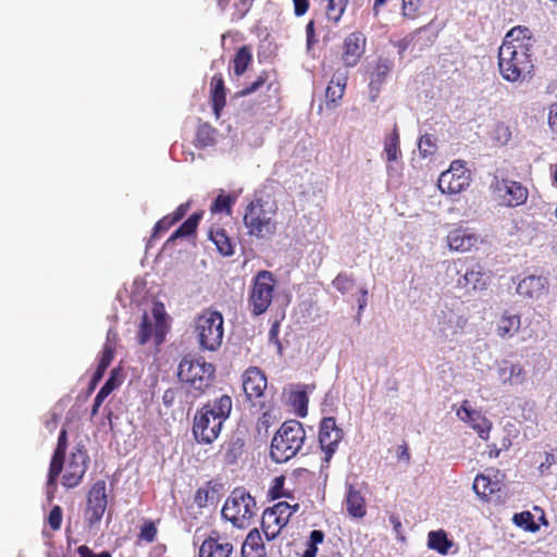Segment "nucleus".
<instances>
[{
  "label": "nucleus",
  "mask_w": 557,
  "mask_h": 557,
  "mask_svg": "<svg viewBox=\"0 0 557 557\" xmlns=\"http://www.w3.org/2000/svg\"><path fill=\"white\" fill-rule=\"evenodd\" d=\"M456 416L469 424L482 440H487L492 422L479 410L472 409L469 400H463Z\"/></svg>",
  "instance_id": "a211bd4d"
},
{
  "label": "nucleus",
  "mask_w": 557,
  "mask_h": 557,
  "mask_svg": "<svg viewBox=\"0 0 557 557\" xmlns=\"http://www.w3.org/2000/svg\"><path fill=\"white\" fill-rule=\"evenodd\" d=\"M419 151L422 157L433 156L436 152L435 138L431 134H424L419 139Z\"/></svg>",
  "instance_id": "de8ad7c7"
},
{
  "label": "nucleus",
  "mask_w": 557,
  "mask_h": 557,
  "mask_svg": "<svg viewBox=\"0 0 557 557\" xmlns=\"http://www.w3.org/2000/svg\"><path fill=\"white\" fill-rule=\"evenodd\" d=\"M422 0H401V13L405 17L416 18L419 14Z\"/></svg>",
  "instance_id": "603ef678"
},
{
  "label": "nucleus",
  "mask_w": 557,
  "mask_h": 557,
  "mask_svg": "<svg viewBox=\"0 0 557 557\" xmlns=\"http://www.w3.org/2000/svg\"><path fill=\"white\" fill-rule=\"evenodd\" d=\"M106 371L101 370L97 367L96 371L94 372L90 383H89V389L92 391L98 385V383L102 380Z\"/></svg>",
  "instance_id": "774afa93"
},
{
  "label": "nucleus",
  "mask_w": 557,
  "mask_h": 557,
  "mask_svg": "<svg viewBox=\"0 0 557 557\" xmlns=\"http://www.w3.org/2000/svg\"><path fill=\"white\" fill-rule=\"evenodd\" d=\"M428 546L441 555H447L453 542L448 540L445 531H431L428 535Z\"/></svg>",
  "instance_id": "e433bc0d"
},
{
  "label": "nucleus",
  "mask_w": 557,
  "mask_h": 557,
  "mask_svg": "<svg viewBox=\"0 0 557 557\" xmlns=\"http://www.w3.org/2000/svg\"><path fill=\"white\" fill-rule=\"evenodd\" d=\"M202 218V212H194L185 222H183L168 238L166 243L193 235Z\"/></svg>",
  "instance_id": "72a5a7b5"
},
{
  "label": "nucleus",
  "mask_w": 557,
  "mask_h": 557,
  "mask_svg": "<svg viewBox=\"0 0 557 557\" xmlns=\"http://www.w3.org/2000/svg\"><path fill=\"white\" fill-rule=\"evenodd\" d=\"M535 38L525 26L512 27L498 48L497 65L502 78L509 83H522L533 76V50Z\"/></svg>",
  "instance_id": "f257e3e1"
},
{
  "label": "nucleus",
  "mask_w": 557,
  "mask_h": 557,
  "mask_svg": "<svg viewBox=\"0 0 557 557\" xmlns=\"http://www.w3.org/2000/svg\"><path fill=\"white\" fill-rule=\"evenodd\" d=\"M188 209H189V202L182 203L175 209V211L173 213H170V215L173 219L175 218V222L177 223L185 216Z\"/></svg>",
  "instance_id": "69168bd1"
},
{
  "label": "nucleus",
  "mask_w": 557,
  "mask_h": 557,
  "mask_svg": "<svg viewBox=\"0 0 557 557\" xmlns=\"http://www.w3.org/2000/svg\"><path fill=\"white\" fill-rule=\"evenodd\" d=\"M268 386L264 372L257 367H249L243 374V389L249 400L263 396Z\"/></svg>",
  "instance_id": "aec40b11"
},
{
  "label": "nucleus",
  "mask_w": 557,
  "mask_h": 557,
  "mask_svg": "<svg viewBox=\"0 0 557 557\" xmlns=\"http://www.w3.org/2000/svg\"><path fill=\"white\" fill-rule=\"evenodd\" d=\"M252 2L253 0H236L233 20H243L246 16V14L250 11Z\"/></svg>",
  "instance_id": "6e6d98bb"
},
{
  "label": "nucleus",
  "mask_w": 557,
  "mask_h": 557,
  "mask_svg": "<svg viewBox=\"0 0 557 557\" xmlns=\"http://www.w3.org/2000/svg\"><path fill=\"white\" fill-rule=\"evenodd\" d=\"M63 518L62 508L59 505L52 507L48 516V524L53 531H58L61 528Z\"/></svg>",
  "instance_id": "5fc2aeb1"
},
{
  "label": "nucleus",
  "mask_w": 557,
  "mask_h": 557,
  "mask_svg": "<svg viewBox=\"0 0 557 557\" xmlns=\"http://www.w3.org/2000/svg\"><path fill=\"white\" fill-rule=\"evenodd\" d=\"M67 450V431L63 428L60 431L57 447L53 451L48 475H47V495L52 499L58 486V478L63 471L65 455Z\"/></svg>",
  "instance_id": "f8f14e48"
},
{
  "label": "nucleus",
  "mask_w": 557,
  "mask_h": 557,
  "mask_svg": "<svg viewBox=\"0 0 557 557\" xmlns=\"http://www.w3.org/2000/svg\"><path fill=\"white\" fill-rule=\"evenodd\" d=\"M218 135L215 127L208 122H201L196 129L194 145L198 149L212 147L218 141Z\"/></svg>",
  "instance_id": "c85d7f7f"
},
{
  "label": "nucleus",
  "mask_w": 557,
  "mask_h": 557,
  "mask_svg": "<svg viewBox=\"0 0 557 557\" xmlns=\"http://www.w3.org/2000/svg\"><path fill=\"white\" fill-rule=\"evenodd\" d=\"M347 79V74L344 72L337 71L333 74L325 90V98L327 103L336 104L337 101L343 98Z\"/></svg>",
  "instance_id": "cd10ccee"
},
{
  "label": "nucleus",
  "mask_w": 557,
  "mask_h": 557,
  "mask_svg": "<svg viewBox=\"0 0 557 557\" xmlns=\"http://www.w3.org/2000/svg\"><path fill=\"white\" fill-rule=\"evenodd\" d=\"M521 327V315L511 310H505L496 321L495 332L503 339L512 338Z\"/></svg>",
  "instance_id": "b1692460"
},
{
  "label": "nucleus",
  "mask_w": 557,
  "mask_h": 557,
  "mask_svg": "<svg viewBox=\"0 0 557 557\" xmlns=\"http://www.w3.org/2000/svg\"><path fill=\"white\" fill-rule=\"evenodd\" d=\"M473 490L482 499L488 497L495 492V484L491 482L488 476L478 474L473 481Z\"/></svg>",
  "instance_id": "79ce46f5"
},
{
  "label": "nucleus",
  "mask_w": 557,
  "mask_h": 557,
  "mask_svg": "<svg viewBox=\"0 0 557 557\" xmlns=\"http://www.w3.org/2000/svg\"><path fill=\"white\" fill-rule=\"evenodd\" d=\"M309 398L305 391L295 392L292 395V405L299 417L307 416Z\"/></svg>",
  "instance_id": "37998d69"
},
{
  "label": "nucleus",
  "mask_w": 557,
  "mask_h": 557,
  "mask_svg": "<svg viewBox=\"0 0 557 557\" xmlns=\"http://www.w3.org/2000/svg\"><path fill=\"white\" fill-rule=\"evenodd\" d=\"M223 425L212 419L210 414H205L196 410L193 419V436L198 444H212L221 434Z\"/></svg>",
  "instance_id": "4468645a"
},
{
  "label": "nucleus",
  "mask_w": 557,
  "mask_h": 557,
  "mask_svg": "<svg viewBox=\"0 0 557 557\" xmlns=\"http://www.w3.org/2000/svg\"><path fill=\"white\" fill-rule=\"evenodd\" d=\"M195 333L201 349L218 350L224 336L222 313L212 309H205L195 320Z\"/></svg>",
  "instance_id": "423d86ee"
},
{
  "label": "nucleus",
  "mask_w": 557,
  "mask_h": 557,
  "mask_svg": "<svg viewBox=\"0 0 557 557\" xmlns=\"http://www.w3.org/2000/svg\"><path fill=\"white\" fill-rule=\"evenodd\" d=\"M488 285V276L480 264H476L460 275L456 282V287L463 289L466 294L475 290H483Z\"/></svg>",
  "instance_id": "412c9836"
},
{
  "label": "nucleus",
  "mask_w": 557,
  "mask_h": 557,
  "mask_svg": "<svg viewBox=\"0 0 557 557\" xmlns=\"http://www.w3.org/2000/svg\"><path fill=\"white\" fill-rule=\"evenodd\" d=\"M513 522L525 531L534 532L539 529V525L534 521V516L530 511L516 513L513 516Z\"/></svg>",
  "instance_id": "a18cd8bd"
},
{
  "label": "nucleus",
  "mask_w": 557,
  "mask_h": 557,
  "mask_svg": "<svg viewBox=\"0 0 557 557\" xmlns=\"http://www.w3.org/2000/svg\"><path fill=\"white\" fill-rule=\"evenodd\" d=\"M470 185V173L465 162L455 160L448 170L444 171L437 181V186L443 194L457 195Z\"/></svg>",
  "instance_id": "9d476101"
},
{
  "label": "nucleus",
  "mask_w": 557,
  "mask_h": 557,
  "mask_svg": "<svg viewBox=\"0 0 557 557\" xmlns=\"http://www.w3.org/2000/svg\"><path fill=\"white\" fill-rule=\"evenodd\" d=\"M122 381L119 379V370L113 369L110 372L109 379L106 381L103 388L108 394H111L115 388H117L121 385Z\"/></svg>",
  "instance_id": "4d7b16f0"
},
{
  "label": "nucleus",
  "mask_w": 557,
  "mask_h": 557,
  "mask_svg": "<svg viewBox=\"0 0 557 557\" xmlns=\"http://www.w3.org/2000/svg\"><path fill=\"white\" fill-rule=\"evenodd\" d=\"M447 245L450 250L458 252H467L478 247L481 238L480 235L470 227L458 225L447 234Z\"/></svg>",
  "instance_id": "6ab92c4d"
},
{
  "label": "nucleus",
  "mask_w": 557,
  "mask_h": 557,
  "mask_svg": "<svg viewBox=\"0 0 557 557\" xmlns=\"http://www.w3.org/2000/svg\"><path fill=\"white\" fill-rule=\"evenodd\" d=\"M110 334H111V332L108 333L107 343L103 346L101 357H100V360L97 366L98 368H100L101 370H104V371H107V369L111 364L113 357H114L115 348H114V344L110 342Z\"/></svg>",
  "instance_id": "49530a36"
},
{
  "label": "nucleus",
  "mask_w": 557,
  "mask_h": 557,
  "mask_svg": "<svg viewBox=\"0 0 557 557\" xmlns=\"http://www.w3.org/2000/svg\"><path fill=\"white\" fill-rule=\"evenodd\" d=\"M498 376L503 383L521 384L524 380V370L518 363H505L498 369Z\"/></svg>",
  "instance_id": "c9c22d12"
},
{
  "label": "nucleus",
  "mask_w": 557,
  "mask_h": 557,
  "mask_svg": "<svg viewBox=\"0 0 557 557\" xmlns=\"http://www.w3.org/2000/svg\"><path fill=\"white\" fill-rule=\"evenodd\" d=\"M174 224H176L175 218L173 219L170 214L164 215L154 224L151 238H158L160 235L168 232Z\"/></svg>",
  "instance_id": "3c124183"
},
{
  "label": "nucleus",
  "mask_w": 557,
  "mask_h": 557,
  "mask_svg": "<svg viewBox=\"0 0 557 557\" xmlns=\"http://www.w3.org/2000/svg\"><path fill=\"white\" fill-rule=\"evenodd\" d=\"M343 435V430L337 426L335 418L326 417L322 419L319 428V443L321 449L325 454V461H330L336 451Z\"/></svg>",
  "instance_id": "2eb2a0df"
},
{
  "label": "nucleus",
  "mask_w": 557,
  "mask_h": 557,
  "mask_svg": "<svg viewBox=\"0 0 557 557\" xmlns=\"http://www.w3.org/2000/svg\"><path fill=\"white\" fill-rule=\"evenodd\" d=\"M367 37L362 32L348 34L342 47V60L347 67L356 66L366 52Z\"/></svg>",
  "instance_id": "f3484780"
},
{
  "label": "nucleus",
  "mask_w": 557,
  "mask_h": 557,
  "mask_svg": "<svg viewBox=\"0 0 557 557\" xmlns=\"http://www.w3.org/2000/svg\"><path fill=\"white\" fill-rule=\"evenodd\" d=\"M284 475H278L273 479L272 485L269 490V495L271 496L272 499H277L281 497H290V494L284 491Z\"/></svg>",
  "instance_id": "09e8293b"
},
{
  "label": "nucleus",
  "mask_w": 557,
  "mask_h": 557,
  "mask_svg": "<svg viewBox=\"0 0 557 557\" xmlns=\"http://www.w3.org/2000/svg\"><path fill=\"white\" fill-rule=\"evenodd\" d=\"M324 540V533L321 530H313L310 533V540L308 547L318 548V544H321Z\"/></svg>",
  "instance_id": "e2e57ef3"
},
{
  "label": "nucleus",
  "mask_w": 557,
  "mask_h": 557,
  "mask_svg": "<svg viewBox=\"0 0 557 557\" xmlns=\"http://www.w3.org/2000/svg\"><path fill=\"white\" fill-rule=\"evenodd\" d=\"M548 290V282L543 276L529 275L519 282L517 293L524 298L540 299L546 295Z\"/></svg>",
  "instance_id": "5701e85b"
},
{
  "label": "nucleus",
  "mask_w": 557,
  "mask_h": 557,
  "mask_svg": "<svg viewBox=\"0 0 557 557\" xmlns=\"http://www.w3.org/2000/svg\"><path fill=\"white\" fill-rule=\"evenodd\" d=\"M325 3L324 13L329 22L337 25L346 12L349 0H322Z\"/></svg>",
  "instance_id": "f704fd0d"
},
{
  "label": "nucleus",
  "mask_w": 557,
  "mask_h": 557,
  "mask_svg": "<svg viewBox=\"0 0 557 557\" xmlns=\"http://www.w3.org/2000/svg\"><path fill=\"white\" fill-rule=\"evenodd\" d=\"M399 144V132L395 124L392 133L384 140V152L388 162L396 161L401 154Z\"/></svg>",
  "instance_id": "4c0bfd02"
},
{
  "label": "nucleus",
  "mask_w": 557,
  "mask_h": 557,
  "mask_svg": "<svg viewBox=\"0 0 557 557\" xmlns=\"http://www.w3.org/2000/svg\"><path fill=\"white\" fill-rule=\"evenodd\" d=\"M294 13L296 16L305 15L310 7L309 0H293Z\"/></svg>",
  "instance_id": "052dcab7"
},
{
  "label": "nucleus",
  "mask_w": 557,
  "mask_h": 557,
  "mask_svg": "<svg viewBox=\"0 0 557 557\" xmlns=\"http://www.w3.org/2000/svg\"><path fill=\"white\" fill-rule=\"evenodd\" d=\"M210 100L212 104L213 114L220 119L221 113L226 106V87L223 75L216 73L212 76L210 82Z\"/></svg>",
  "instance_id": "393cba45"
},
{
  "label": "nucleus",
  "mask_w": 557,
  "mask_h": 557,
  "mask_svg": "<svg viewBox=\"0 0 557 557\" xmlns=\"http://www.w3.org/2000/svg\"><path fill=\"white\" fill-rule=\"evenodd\" d=\"M299 509V505H289L280 502L271 508H267L262 515L261 528L268 541L276 539L282 529L287 525L290 517Z\"/></svg>",
  "instance_id": "6e6552de"
},
{
  "label": "nucleus",
  "mask_w": 557,
  "mask_h": 557,
  "mask_svg": "<svg viewBox=\"0 0 557 557\" xmlns=\"http://www.w3.org/2000/svg\"><path fill=\"white\" fill-rule=\"evenodd\" d=\"M252 60H253V58H252L251 48L249 46L240 47L236 51V53L232 60L234 74L237 77L244 75L245 72L248 70V67L251 65Z\"/></svg>",
  "instance_id": "473e14b6"
},
{
  "label": "nucleus",
  "mask_w": 557,
  "mask_h": 557,
  "mask_svg": "<svg viewBox=\"0 0 557 557\" xmlns=\"http://www.w3.org/2000/svg\"><path fill=\"white\" fill-rule=\"evenodd\" d=\"M306 441V431L297 420H287L274 434L270 457L276 463H283L294 458L301 449Z\"/></svg>",
  "instance_id": "7ed1b4c3"
},
{
  "label": "nucleus",
  "mask_w": 557,
  "mask_h": 557,
  "mask_svg": "<svg viewBox=\"0 0 557 557\" xmlns=\"http://www.w3.org/2000/svg\"><path fill=\"white\" fill-rule=\"evenodd\" d=\"M259 508L255 497L245 487L234 488L222 507V517L235 528H248L257 516Z\"/></svg>",
  "instance_id": "39448f33"
},
{
  "label": "nucleus",
  "mask_w": 557,
  "mask_h": 557,
  "mask_svg": "<svg viewBox=\"0 0 557 557\" xmlns=\"http://www.w3.org/2000/svg\"><path fill=\"white\" fill-rule=\"evenodd\" d=\"M89 456L84 446H76L64 462L61 484L74 488L81 484L88 469Z\"/></svg>",
  "instance_id": "1a4fd4ad"
},
{
  "label": "nucleus",
  "mask_w": 557,
  "mask_h": 557,
  "mask_svg": "<svg viewBox=\"0 0 557 557\" xmlns=\"http://www.w3.org/2000/svg\"><path fill=\"white\" fill-rule=\"evenodd\" d=\"M176 392L172 388L166 389L163 393L162 401L165 407H172L175 403Z\"/></svg>",
  "instance_id": "338daca9"
},
{
  "label": "nucleus",
  "mask_w": 557,
  "mask_h": 557,
  "mask_svg": "<svg viewBox=\"0 0 557 557\" xmlns=\"http://www.w3.org/2000/svg\"><path fill=\"white\" fill-rule=\"evenodd\" d=\"M216 493L215 484L208 481L195 493L194 503L200 508L206 507L209 503L214 502Z\"/></svg>",
  "instance_id": "ea45409f"
},
{
  "label": "nucleus",
  "mask_w": 557,
  "mask_h": 557,
  "mask_svg": "<svg viewBox=\"0 0 557 557\" xmlns=\"http://www.w3.org/2000/svg\"><path fill=\"white\" fill-rule=\"evenodd\" d=\"M548 125L553 133L557 134V103L548 108Z\"/></svg>",
  "instance_id": "680f3d73"
},
{
  "label": "nucleus",
  "mask_w": 557,
  "mask_h": 557,
  "mask_svg": "<svg viewBox=\"0 0 557 557\" xmlns=\"http://www.w3.org/2000/svg\"><path fill=\"white\" fill-rule=\"evenodd\" d=\"M494 190L498 193L503 202L508 207H518L523 205L528 199V189L519 182L508 178H495L492 184Z\"/></svg>",
  "instance_id": "dca6fc26"
},
{
  "label": "nucleus",
  "mask_w": 557,
  "mask_h": 557,
  "mask_svg": "<svg viewBox=\"0 0 557 557\" xmlns=\"http://www.w3.org/2000/svg\"><path fill=\"white\" fill-rule=\"evenodd\" d=\"M265 84H268L267 85L268 90H271L274 87V85H276L274 88L275 91L278 90V84L274 83V82H270V72L263 70L259 73V75L256 77V79L253 82L247 84L242 90H239L237 92V96L246 97V96L252 95V94L257 92Z\"/></svg>",
  "instance_id": "2f4dec72"
},
{
  "label": "nucleus",
  "mask_w": 557,
  "mask_h": 557,
  "mask_svg": "<svg viewBox=\"0 0 557 557\" xmlns=\"http://www.w3.org/2000/svg\"><path fill=\"white\" fill-rule=\"evenodd\" d=\"M306 37H307V45L310 47L317 42L315 38V28H314V21L311 20L306 25Z\"/></svg>",
  "instance_id": "0e129e2a"
},
{
  "label": "nucleus",
  "mask_w": 557,
  "mask_h": 557,
  "mask_svg": "<svg viewBox=\"0 0 557 557\" xmlns=\"http://www.w3.org/2000/svg\"><path fill=\"white\" fill-rule=\"evenodd\" d=\"M77 554H78L79 557H112L111 553L108 552V550H103L101 553H95L87 545L78 546Z\"/></svg>",
  "instance_id": "bf43d9fd"
},
{
  "label": "nucleus",
  "mask_w": 557,
  "mask_h": 557,
  "mask_svg": "<svg viewBox=\"0 0 557 557\" xmlns=\"http://www.w3.org/2000/svg\"><path fill=\"white\" fill-rule=\"evenodd\" d=\"M198 410L205 414H210L219 424L224 425L233 410V398L228 394H222L203 404Z\"/></svg>",
  "instance_id": "4be33fe9"
},
{
  "label": "nucleus",
  "mask_w": 557,
  "mask_h": 557,
  "mask_svg": "<svg viewBox=\"0 0 557 557\" xmlns=\"http://www.w3.org/2000/svg\"><path fill=\"white\" fill-rule=\"evenodd\" d=\"M158 522L150 519H145L139 527V532L136 537V544L143 543L150 544L157 540L158 536Z\"/></svg>",
  "instance_id": "58836bf2"
},
{
  "label": "nucleus",
  "mask_w": 557,
  "mask_h": 557,
  "mask_svg": "<svg viewBox=\"0 0 557 557\" xmlns=\"http://www.w3.org/2000/svg\"><path fill=\"white\" fill-rule=\"evenodd\" d=\"M345 506L348 515L352 518L361 519L367 515L366 498L354 485L347 487Z\"/></svg>",
  "instance_id": "a878e982"
},
{
  "label": "nucleus",
  "mask_w": 557,
  "mask_h": 557,
  "mask_svg": "<svg viewBox=\"0 0 557 557\" xmlns=\"http://www.w3.org/2000/svg\"><path fill=\"white\" fill-rule=\"evenodd\" d=\"M243 442L240 440L230 441L221 446L223 451V459L227 465H234L237 462L238 457L243 453Z\"/></svg>",
  "instance_id": "a19ab883"
},
{
  "label": "nucleus",
  "mask_w": 557,
  "mask_h": 557,
  "mask_svg": "<svg viewBox=\"0 0 557 557\" xmlns=\"http://www.w3.org/2000/svg\"><path fill=\"white\" fill-rule=\"evenodd\" d=\"M511 137V132L505 123H498L495 127V139L498 143L506 144Z\"/></svg>",
  "instance_id": "13d9d810"
},
{
  "label": "nucleus",
  "mask_w": 557,
  "mask_h": 557,
  "mask_svg": "<svg viewBox=\"0 0 557 557\" xmlns=\"http://www.w3.org/2000/svg\"><path fill=\"white\" fill-rule=\"evenodd\" d=\"M243 557H264L265 547L262 542L260 532L257 529H252L247 534L242 545Z\"/></svg>",
  "instance_id": "bb28decb"
},
{
  "label": "nucleus",
  "mask_w": 557,
  "mask_h": 557,
  "mask_svg": "<svg viewBox=\"0 0 557 557\" xmlns=\"http://www.w3.org/2000/svg\"><path fill=\"white\" fill-rule=\"evenodd\" d=\"M209 238L215 245L218 251L223 257H231L234 255V244L232 238L227 235L226 231L221 227L211 228Z\"/></svg>",
  "instance_id": "c756f323"
},
{
  "label": "nucleus",
  "mask_w": 557,
  "mask_h": 557,
  "mask_svg": "<svg viewBox=\"0 0 557 557\" xmlns=\"http://www.w3.org/2000/svg\"><path fill=\"white\" fill-rule=\"evenodd\" d=\"M275 285V276L268 270H261L255 275L248 296V305L253 315H261L269 309Z\"/></svg>",
  "instance_id": "0eeeda50"
},
{
  "label": "nucleus",
  "mask_w": 557,
  "mask_h": 557,
  "mask_svg": "<svg viewBox=\"0 0 557 557\" xmlns=\"http://www.w3.org/2000/svg\"><path fill=\"white\" fill-rule=\"evenodd\" d=\"M393 69V62L385 58H379L375 63L374 70L371 73L370 77V88L380 90L381 86L384 84L386 77L391 73Z\"/></svg>",
  "instance_id": "7c9ffc66"
},
{
  "label": "nucleus",
  "mask_w": 557,
  "mask_h": 557,
  "mask_svg": "<svg viewBox=\"0 0 557 557\" xmlns=\"http://www.w3.org/2000/svg\"><path fill=\"white\" fill-rule=\"evenodd\" d=\"M178 377L195 397L208 393L215 381V367L202 357L185 356L178 364Z\"/></svg>",
  "instance_id": "20e7f679"
},
{
  "label": "nucleus",
  "mask_w": 557,
  "mask_h": 557,
  "mask_svg": "<svg viewBox=\"0 0 557 557\" xmlns=\"http://www.w3.org/2000/svg\"><path fill=\"white\" fill-rule=\"evenodd\" d=\"M277 206L263 198H256L245 209L243 222L247 233L258 239H264L276 233L275 215Z\"/></svg>",
  "instance_id": "f03ea898"
},
{
  "label": "nucleus",
  "mask_w": 557,
  "mask_h": 557,
  "mask_svg": "<svg viewBox=\"0 0 557 557\" xmlns=\"http://www.w3.org/2000/svg\"><path fill=\"white\" fill-rule=\"evenodd\" d=\"M234 202V197L230 195L220 194L211 206V212H225L226 214H231L232 206Z\"/></svg>",
  "instance_id": "c03bdc74"
},
{
  "label": "nucleus",
  "mask_w": 557,
  "mask_h": 557,
  "mask_svg": "<svg viewBox=\"0 0 557 557\" xmlns=\"http://www.w3.org/2000/svg\"><path fill=\"white\" fill-rule=\"evenodd\" d=\"M151 332H152V324L149 321L148 315L145 313L143 321L139 325V330H138V335H137L138 343L140 345L146 344L151 337Z\"/></svg>",
  "instance_id": "864d4df0"
},
{
  "label": "nucleus",
  "mask_w": 557,
  "mask_h": 557,
  "mask_svg": "<svg viewBox=\"0 0 557 557\" xmlns=\"http://www.w3.org/2000/svg\"><path fill=\"white\" fill-rule=\"evenodd\" d=\"M232 539L218 530H211L199 546L198 557H232Z\"/></svg>",
  "instance_id": "ddd939ff"
},
{
  "label": "nucleus",
  "mask_w": 557,
  "mask_h": 557,
  "mask_svg": "<svg viewBox=\"0 0 557 557\" xmlns=\"http://www.w3.org/2000/svg\"><path fill=\"white\" fill-rule=\"evenodd\" d=\"M333 286L342 294H345L354 288L355 281L351 275H348L346 273H339L333 280Z\"/></svg>",
  "instance_id": "8fccbe9b"
},
{
  "label": "nucleus",
  "mask_w": 557,
  "mask_h": 557,
  "mask_svg": "<svg viewBox=\"0 0 557 557\" xmlns=\"http://www.w3.org/2000/svg\"><path fill=\"white\" fill-rule=\"evenodd\" d=\"M108 506L107 483L104 480L96 481L87 495V505L84 511L85 520L91 528L98 524Z\"/></svg>",
  "instance_id": "9b49d317"
}]
</instances>
